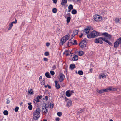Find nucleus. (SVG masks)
<instances>
[{"mask_svg": "<svg viewBox=\"0 0 121 121\" xmlns=\"http://www.w3.org/2000/svg\"><path fill=\"white\" fill-rule=\"evenodd\" d=\"M40 110L39 108H37L33 113V117L34 120H37L40 117Z\"/></svg>", "mask_w": 121, "mask_h": 121, "instance_id": "obj_1", "label": "nucleus"}, {"mask_svg": "<svg viewBox=\"0 0 121 121\" xmlns=\"http://www.w3.org/2000/svg\"><path fill=\"white\" fill-rule=\"evenodd\" d=\"M99 35V33L95 31H92L87 35V37L89 38H93Z\"/></svg>", "mask_w": 121, "mask_h": 121, "instance_id": "obj_2", "label": "nucleus"}, {"mask_svg": "<svg viewBox=\"0 0 121 121\" xmlns=\"http://www.w3.org/2000/svg\"><path fill=\"white\" fill-rule=\"evenodd\" d=\"M70 35L69 34L64 36L61 39V41L60 42V45H63L68 39Z\"/></svg>", "mask_w": 121, "mask_h": 121, "instance_id": "obj_3", "label": "nucleus"}, {"mask_svg": "<svg viewBox=\"0 0 121 121\" xmlns=\"http://www.w3.org/2000/svg\"><path fill=\"white\" fill-rule=\"evenodd\" d=\"M104 38L105 37H102L97 38L95 40V43H99L102 44L103 43V41H104Z\"/></svg>", "mask_w": 121, "mask_h": 121, "instance_id": "obj_4", "label": "nucleus"}, {"mask_svg": "<svg viewBox=\"0 0 121 121\" xmlns=\"http://www.w3.org/2000/svg\"><path fill=\"white\" fill-rule=\"evenodd\" d=\"M48 106H47L46 105L45 106L43 107L42 112L43 114H45L48 112Z\"/></svg>", "mask_w": 121, "mask_h": 121, "instance_id": "obj_5", "label": "nucleus"}, {"mask_svg": "<svg viewBox=\"0 0 121 121\" xmlns=\"http://www.w3.org/2000/svg\"><path fill=\"white\" fill-rule=\"evenodd\" d=\"M86 41L83 40L79 43V45L81 48H83L86 47Z\"/></svg>", "mask_w": 121, "mask_h": 121, "instance_id": "obj_6", "label": "nucleus"}, {"mask_svg": "<svg viewBox=\"0 0 121 121\" xmlns=\"http://www.w3.org/2000/svg\"><path fill=\"white\" fill-rule=\"evenodd\" d=\"M94 20L95 21H100L102 19V17L100 16L96 15L94 16Z\"/></svg>", "mask_w": 121, "mask_h": 121, "instance_id": "obj_7", "label": "nucleus"}, {"mask_svg": "<svg viewBox=\"0 0 121 121\" xmlns=\"http://www.w3.org/2000/svg\"><path fill=\"white\" fill-rule=\"evenodd\" d=\"M102 35H104V37L107 39H110L111 37V35L109 34L106 32L103 33L102 34Z\"/></svg>", "mask_w": 121, "mask_h": 121, "instance_id": "obj_8", "label": "nucleus"}, {"mask_svg": "<svg viewBox=\"0 0 121 121\" xmlns=\"http://www.w3.org/2000/svg\"><path fill=\"white\" fill-rule=\"evenodd\" d=\"M60 78H59V80L60 82H62L63 80L65 78V76L62 73H61L59 75Z\"/></svg>", "mask_w": 121, "mask_h": 121, "instance_id": "obj_9", "label": "nucleus"}, {"mask_svg": "<svg viewBox=\"0 0 121 121\" xmlns=\"http://www.w3.org/2000/svg\"><path fill=\"white\" fill-rule=\"evenodd\" d=\"M55 87L57 89H59L60 87V85L58 84V82L57 81H55Z\"/></svg>", "mask_w": 121, "mask_h": 121, "instance_id": "obj_10", "label": "nucleus"}, {"mask_svg": "<svg viewBox=\"0 0 121 121\" xmlns=\"http://www.w3.org/2000/svg\"><path fill=\"white\" fill-rule=\"evenodd\" d=\"M67 15H68V16H69V17H68L67 18L66 21H67V23H69L70 22V19H71V18L70 17V13H68L67 14Z\"/></svg>", "mask_w": 121, "mask_h": 121, "instance_id": "obj_11", "label": "nucleus"}, {"mask_svg": "<svg viewBox=\"0 0 121 121\" xmlns=\"http://www.w3.org/2000/svg\"><path fill=\"white\" fill-rule=\"evenodd\" d=\"M66 95L68 97H70L71 96V93L69 91V90H68L66 92Z\"/></svg>", "mask_w": 121, "mask_h": 121, "instance_id": "obj_12", "label": "nucleus"}, {"mask_svg": "<svg viewBox=\"0 0 121 121\" xmlns=\"http://www.w3.org/2000/svg\"><path fill=\"white\" fill-rule=\"evenodd\" d=\"M120 44L117 40L114 43V47L115 48H117L119 44Z\"/></svg>", "mask_w": 121, "mask_h": 121, "instance_id": "obj_13", "label": "nucleus"}, {"mask_svg": "<svg viewBox=\"0 0 121 121\" xmlns=\"http://www.w3.org/2000/svg\"><path fill=\"white\" fill-rule=\"evenodd\" d=\"M106 78V76L104 74L99 75V79L105 78Z\"/></svg>", "mask_w": 121, "mask_h": 121, "instance_id": "obj_14", "label": "nucleus"}, {"mask_svg": "<svg viewBox=\"0 0 121 121\" xmlns=\"http://www.w3.org/2000/svg\"><path fill=\"white\" fill-rule=\"evenodd\" d=\"M90 30L88 28H86L83 31V33L85 34L86 33L88 34L89 31Z\"/></svg>", "mask_w": 121, "mask_h": 121, "instance_id": "obj_15", "label": "nucleus"}, {"mask_svg": "<svg viewBox=\"0 0 121 121\" xmlns=\"http://www.w3.org/2000/svg\"><path fill=\"white\" fill-rule=\"evenodd\" d=\"M73 43V40H72V39H70L67 45L68 46H69L72 44Z\"/></svg>", "mask_w": 121, "mask_h": 121, "instance_id": "obj_16", "label": "nucleus"}, {"mask_svg": "<svg viewBox=\"0 0 121 121\" xmlns=\"http://www.w3.org/2000/svg\"><path fill=\"white\" fill-rule=\"evenodd\" d=\"M78 59V56L77 55H75L73 58L72 60H77Z\"/></svg>", "mask_w": 121, "mask_h": 121, "instance_id": "obj_17", "label": "nucleus"}, {"mask_svg": "<svg viewBox=\"0 0 121 121\" xmlns=\"http://www.w3.org/2000/svg\"><path fill=\"white\" fill-rule=\"evenodd\" d=\"M108 88L109 91H115L117 90V89L116 88H114L111 87H108Z\"/></svg>", "mask_w": 121, "mask_h": 121, "instance_id": "obj_18", "label": "nucleus"}, {"mask_svg": "<svg viewBox=\"0 0 121 121\" xmlns=\"http://www.w3.org/2000/svg\"><path fill=\"white\" fill-rule=\"evenodd\" d=\"M67 2V0H62L61 4L62 5H65L66 3Z\"/></svg>", "mask_w": 121, "mask_h": 121, "instance_id": "obj_19", "label": "nucleus"}, {"mask_svg": "<svg viewBox=\"0 0 121 121\" xmlns=\"http://www.w3.org/2000/svg\"><path fill=\"white\" fill-rule=\"evenodd\" d=\"M75 67V65L74 64H71L70 66V68L71 70L73 69Z\"/></svg>", "mask_w": 121, "mask_h": 121, "instance_id": "obj_20", "label": "nucleus"}, {"mask_svg": "<svg viewBox=\"0 0 121 121\" xmlns=\"http://www.w3.org/2000/svg\"><path fill=\"white\" fill-rule=\"evenodd\" d=\"M72 102L70 100H69L68 102H67L66 106L68 107H69L71 105Z\"/></svg>", "mask_w": 121, "mask_h": 121, "instance_id": "obj_21", "label": "nucleus"}, {"mask_svg": "<svg viewBox=\"0 0 121 121\" xmlns=\"http://www.w3.org/2000/svg\"><path fill=\"white\" fill-rule=\"evenodd\" d=\"M97 92L100 94H101L104 92L103 89H101L100 90H99V89H97Z\"/></svg>", "mask_w": 121, "mask_h": 121, "instance_id": "obj_22", "label": "nucleus"}, {"mask_svg": "<svg viewBox=\"0 0 121 121\" xmlns=\"http://www.w3.org/2000/svg\"><path fill=\"white\" fill-rule=\"evenodd\" d=\"M104 39V41L108 43L109 45L111 44V42L109 41L105 37V38Z\"/></svg>", "mask_w": 121, "mask_h": 121, "instance_id": "obj_23", "label": "nucleus"}, {"mask_svg": "<svg viewBox=\"0 0 121 121\" xmlns=\"http://www.w3.org/2000/svg\"><path fill=\"white\" fill-rule=\"evenodd\" d=\"M83 52L82 51H80L78 53V55L80 56L83 55Z\"/></svg>", "mask_w": 121, "mask_h": 121, "instance_id": "obj_24", "label": "nucleus"}, {"mask_svg": "<svg viewBox=\"0 0 121 121\" xmlns=\"http://www.w3.org/2000/svg\"><path fill=\"white\" fill-rule=\"evenodd\" d=\"M45 76L48 78H51L50 76L49 73L48 72H46L45 74Z\"/></svg>", "mask_w": 121, "mask_h": 121, "instance_id": "obj_25", "label": "nucleus"}, {"mask_svg": "<svg viewBox=\"0 0 121 121\" xmlns=\"http://www.w3.org/2000/svg\"><path fill=\"white\" fill-rule=\"evenodd\" d=\"M13 26V24L11 23H10L9 25V27L8 28V30H10L12 28Z\"/></svg>", "mask_w": 121, "mask_h": 121, "instance_id": "obj_26", "label": "nucleus"}, {"mask_svg": "<svg viewBox=\"0 0 121 121\" xmlns=\"http://www.w3.org/2000/svg\"><path fill=\"white\" fill-rule=\"evenodd\" d=\"M78 73L80 75H82L83 74V72L82 70H79L78 72Z\"/></svg>", "mask_w": 121, "mask_h": 121, "instance_id": "obj_27", "label": "nucleus"}, {"mask_svg": "<svg viewBox=\"0 0 121 121\" xmlns=\"http://www.w3.org/2000/svg\"><path fill=\"white\" fill-rule=\"evenodd\" d=\"M71 13L73 14H75L77 13V11L75 9H73L72 10Z\"/></svg>", "mask_w": 121, "mask_h": 121, "instance_id": "obj_28", "label": "nucleus"}, {"mask_svg": "<svg viewBox=\"0 0 121 121\" xmlns=\"http://www.w3.org/2000/svg\"><path fill=\"white\" fill-rule=\"evenodd\" d=\"M54 106L53 103L52 102H51L50 104V108H52Z\"/></svg>", "mask_w": 121, "mask_h": 121, "instance_id": "obj_29", "label": "nucleus"}, {"mask_svg": "<svg viewBox=\"0 0 121 121\" xmlns=\"http://www.w3.org/2000/svg\"><path fill=\"white\" fill-rule=\"evenodd\" d=\"M52 12L54 13H56L57 11V9L56 8H54L52 10Z\"/></svg>", "mask_w": 121, "mask_h": 121, "instance_id": "obj_30", "label": "nucleus"}, {"mask_svg": "<svg viewBox=\"0 0 121 121\" xmlns=\"http://www.w3.org/2000/svg\"><path fill=\"white\" fill-rule=\"evenodd\" d=\"M3 113L5 115H7L8 113V111L6 110L4 111H3Z\"/></svg>", "mask_w": 121, "mask_h": 121, "instance_id": "obj_31", "label": "nucleus"}, {"mask_svg": "<svg viewBox=\"0 0 121 121\" xmlns=\"http://www.w3.org/2000/svg\"><path fill=\"white\" fill-rule=\"evenodd\" d=\"M68 9H69L72 10L73 9V7L72 5L71 4H70L68 6Z\"/></svg>", "mask_w": 121, "mask_h": 121, "instance_id": "obj_32", "label": "nucleus"}, {"mask_svg": "<svg viewBox=\"0 0 121 121\" xmlns=\"http://www.w3.org/2000/svg\"><path fill=\"white\" fill-rule=\"evenodd\" d=\"M28 93L30 94H33V91L32 89H30V90L28 91Z\"/></svg>", "mask_w": 121, "mask_h": 121, "instance_id": "obj_33", "label": "nucleus"}, {"mask_svg": "<svg viewBox=\"0 0 121 121\" xmlns=\"http://www.w3.org/2000/svg\"><path fill=\"white\" fill-rule=\"evenodd\" d=\"M57 114L58 116L60 117L62 115V113L61 112H57Z\"/></svg>", "mask_w": 121, "mask_h": 121, "instance_id": "obj_34", "label": "nucleus"}, {"mask_svg": "<svg viewBox=\"0 0 121 121\" xmlns=\"http://www.w3.org/2000/svg\"><path fill=\"white\" fill-rule=\"evenodd\" d=\"M78 33V31L77 30H76L73 32V33L75 35H77Z\"/></svg>", "mask_w": 121, "mask_h": 121, "instance_id": "obj_35", "label": "nucleus"}, {"mask_svg": "<svg viewBox=\"0 0 121 121\" xmlns=\"http://www.w3.org/2000/svg\"><path fill=\"white\" fill-rule=\"evenodd\" d=\"M103 90L104 91V92H107L109 91V89H108V87L106 89H103Z\"/></svg>", "mask_w": 121, "mask_h": 121, "instance_id": "obj_36", "label": "nucleus"}, {"mask_svg": "<svg viewBox=\"0 0 121 121\" xmlns=\"http://www.w3.org/2000/svg\"><path fill=\"white\" fill-rule=\"evenodd\" d=\"M50 72L52 76L54 75L55 73L53 71H50Z\"/></svg>", "mask_w": 121, "mask_h": 121, "instance_id": "obj_37", "label": "nucleus"}, {"mask_svg": "<svg viewBox=\"0 0 121 121\" xmlns=\"http://www.w3.org/2000/svg\"><path fill=\"white\" fill-rule=\"evenodd\" d=\"M28 108L29 110H31L32 109V105H30V106H28Z\"/></svg>", "mask_w": 121, "mask_h": 121, "instance_id": "obj_38", "label": "nucleus"}, {"mask_svg": "<svg viewBox=\"0 0 121 121\" xmlns=\"http://www.w3.org/2000/svg\"><path fill=\"white\" fill-rule=\"evenodd\" d=\"M19 109V108L18 107H16L14 109V110L15 112H17L18 111V110Z\"/></svg>", "mask_w": 121, "mask_h": 121, "instance_id": "obj_39", "label": "nucleus"}, {"mask_svg": "<svg viewBox=\"0 0 121 121\" xmlns=\"http://www.w3.org/2000/svg\"><path fill=\"white\" fill-rule=\"evenodd\" d=\"M120 21L119 19V18H116L115 20V22L116 23H118Z\"/></svg>", "mask_w": 121, "mask_h": 121, "instance_id": "obj_40", "label": "nucleus"}, {"mask_svg": "<svg viewBox=\"0 0 121 121\" xmlns=\"http://www.w3.org/2000/svg\"><path fill=\"white\" fill-rule=\"evenodd\" d=\"M77 44V41L76 40H75L73 42V43L72 44L74 45H76Z\"/></svg>", "mask_w": 121, "mask_h": 121, "instance_id": "obj_41", "label": "nucleus"}, {"mask_svg": "<svg viewBox=\"0 0 121 121\" xmlns=\"http://www.w3.org/2000/svg\"><path fill=\"white\" fill-rule=\"evenodd\" d=\"M49 52H46L44 53V55L46 56H48L49 55Z\"/></svg>", "mask_w": 121, "mask_h": 121, "instance_id": "obj_42", "label": "nucleus"}, {"mask_svg": "<svg viewBox=\"0 0 121 121\" xmlns=\"http://www.w3.org/2000/svg\"><path fill=\"white\" fill-rule=\"evenodd\" d=\"M25 22L24 21L22 22L21 24V26H23L25 25Z\"/></svg>", "mask_w": 121, "mask_h": 121, "instance_id": "obj_43", "label": "nucleus"}, {"mask_svg": "<svg viewBox=\"0 0 121 121\" xmlns=\"http://www.w3.org/2000/svg\"><path fill=\"white\" fill-rule=\"evenodd\" d=\"M84 111V109H82L78 112V113H80Z\"/></svg>", "mask_w": 121, "mask_h": 121, "instance_id": "obj_44", "label": "nucleus"}, {"mask_svg": "<svg viewBox=\"0 0 121 121\" xmlns=\"http://www.w3.org/2000/svg\"><path fill=\"white\" fill-rule=\"evenodd\" d=\"M17 20L16 19H15V21H13V22H12L11 23H12V24H13V23L16 24V23H17Z\"/></svg>", "mask_w": 121, "mask_h": 121, "instance_id": "obj_45", "label": "nucleus"}, {"mask_svg": "<svg viewBox=\"0 0 121 121\" xmlns=\"http://www.w3.org/2000/svg\"><path fill=\"white\" fill-rule=\"evenodd\" d=\"M42 97V95H40V96H37L36 97V98H37L39 99H41Z\"/></svg>", "mask_w": 121, "mask_h": 121, "instance_id": "obj_46", "label": "nucleus"}, {"mask_svg": "<svg viewBox=\"0 0 121 121\" xmlns=\"http://www.w3.org/2000/svg\"><path fill=\"white\" fill-rule=\"evenodd\" d=\"M120 43H121V37L117 40Z\"/></svg>", "mask_w": 121, "mask_h": 121, "instance_id": "obj_47", "label": "nucleus"}, {"mask_svg": "<svg viewBox=\"0 0 121 121\" xmlns=\"http://www.w3.org/2000/svg\"><path fill=\"white\" fill-rule=\"evenodd\" d=\"M8 99V98L7 99V102H6V104H8L10 103V100H9Z\"/></svg>", "mask_w": 121, "mask_h": 121, "instance_id": "obj_48", "label": "nucleus"}, {"mask_svg": "<svg viewBox=\"0 0 121 121\" xmlns=\"http://www.w3.org/2000/svg\"><path fill=\"white\" fill-rule=\"evenodd\" d=\"M56 66L55 65H53L52 67V69L53 70H55L56 69Z\"/></svg>", "mask_w": 121, "mask_h": 121, "instance_id": "obj_49", "label": "nucleus"}, {"mask_svg": "<svg viewBox=\"0 0 121 121\" xmlns=\"http://www.w3.org/2000/svg\"><path fill=\"white\" fill-rule=\"evenodd\" d=\"M50 45V44L48 42L47 43H46V45L48 47Z\"/></svg>", "mask_w": 121, "mask_h": 121, "instance_id": "obj_50", "label": "nucleus"}, {"mask_svg": "<svg viewBox=\"0 0 121 121\" xmlns=\"http://www.w3.org/2000/svg\"><path fill=\"white\" fill-rule=\"evenodd\" d=\"M43 60L44 61H48V59L46 58L45 57L43 58Z\"/></svg>", "mask_w": 121, "mask_h": 121, "instance_id": "obj_51", "label": "nucleus"}, {"mask_svg": "<svg viewBox=\"0 0 121 121\" xmlns=\"http://www.w3.org/2000/svg\"><path fill=\"white\" fill-rule=\"evenodd\" d=\"M57 0H53V3H56L57 1Z\"/></svg>", "mask_w": 121, "mask_h": 121, "instance_id": "obj_52", "label": "nucleus"}, {"mask_svg": "<svg viewBox=\"0 0 121 121\" xmlns=\"http://www.w3.org/2000/svg\"><path fill=\"white\" fill-rule=\"evenodd\" d=\"M73 1L76 2H77L80 1L81 0H73Z\"/></svg>", "mask_w": 121, "mask_h": 121, "instance_id": "obj_53", "label": "nucleus"}, {"mask_svg": "<svg viewBox=\"0 0 121 121\" xmlns=\"http://www.w3.org/2000/svg\"><path fill=\"white\" fill-rule=\"evenodd\" d=\"M69 91H70V92L71 93V94H72V93H74V91L73 90H72L71 91L69 90Z\"/></svg>", "mask_w": 121, "mask_h": 121, "instance_id": "obj_54", "label": "nucleus"}, {"mask_svg": "<svg viewBox=\"0 0 121 121\" xmlns=\"http://www.w3.org/2000/svg\"><path fill=\"white\" fill-rule=\"evenodd\" d=\"M36 103L39 102H40V101L39 100V99H38V98L37 99V98H36Z\"/></svg>", "mask_w": 121, "mask_h": 121, "instance_id": "obj_55", "label": "nucleus"}, {"mask_svg": "<svg viewBox=\"0 0 121 121\" xmlns=\"http://www.w3.org/2000/svg\"><path fill=\"white\" fill-rule=\"evenodd\" d=\"M75 35L73 33V34H72L71 35V36H72V38H71V39H72L73 38Z\"/></svg>", "mask_w": 121, "mask_h": 121, "instance_id": "obj_56", "label": "nucleus"}, {"mask_svg": "<svg viewBox=\"0 0 121 121\" xmlns=\"http://www.w3.org/2000/svg\"><path fill=\"white\" fill-rule=\"evenodd\" d=\"M60 119L58 117H57L56 118V121H59Z\"/></svg>", "mask_w": 121, "mask_h": 121, "instance_id": "obj_57", "label": "nucleus"}, {"mask_svg": "<svg viewBox=\"0 0 121 121\" xmlns=\"http://www.w3.org/2000/svg\"><path fill=\"white\" fill-rule=\"evenodd\" d=\"M48 97L47 96H46L45 97V98L46 99L45 100L47 101L48 100Z\"/></svg>", "mask_w": 121, "mask_h": 121, "instance_id": "obj_58", "label": "nucleus"}, {"mask_svg": "<svg viewBox=\"0 0 121 121\" xmlns=\"http://www.w3.org/2000/svg\"><path fill=\"white\" fill-rule=\"evenodd\" d=\"M83 33H81V34L79 36V37L80 38H81L83 36Z\"/></svg>", "mask_w": 121, "mask_h": 121, "instance_id": "obj_59", "label": "nucleus"}, {"mask_svg": "<svg viewBox=\"0 0 121 121\" xmlns=\"http://www.w3.org/2000/svg\"><path fill=\"white\" fill-rule=\"evenodd\" d=\"M36 102V99L35 98L33 100V102L34 103H35V102Z\"/></svg>", "mask_w": 121, "mask_h": 121, "instance_id": "obj_60", "label": "nucleus"}, {"mask_svg": "<svg viewBox=\"0 0 121 121\" xmlns=\"http://www.w3.org/2000/svg\"><path fill=\"white\" fill-rule=\"evenodd\" d=\"M102 12L104 14H105L106 13V11L104 10H103Z\"/></svg>", "mask_w": 121, "mask_h": 121, "instance_id": "obj_61", "label": "nucleus"}, {"mask_svg": "<svg viewBox=\"0 0 121 121\" xmlns=\"http://www.w3.org/2000/svg\"><path fill=\"white\" fill-rule=\"evenodd\" d=\"M42 78V76H40V77L39 78V80H41Z\"/></svg>", "mask_w": 121, "mask_h": 121, "instance_id": "obj_62", "label": "nucleus"}, {"mask_svg": "<svg viewBox=\"0 0 121 121\" xmlns=\"http://www.w3.org/2000/svg\"><path fill=\"white\" fill-rule=\"evenodd\" d=\"M28 104L29 105V106H30V105H31V103H30V102L28 103Z\"/></svg>", "mask_w": 121, "mask_h": 121, "instance_id": "obj_63", "label": "nucleus"}, {"mask_svg": "<svg viewBox=\"0 0 121 121\" xmlns=\"http://www.w3.org/2000/svg\"><path fill=\"white\" fill-rule=\"evenodd\" d=\"M65 53H68L69 52V51L68 50H65Z\"/></svg>", "mask_w": 121, "mask_h": 121, "instance_id": "obj_64", "label": "nucleus"}]
</instances>
